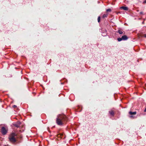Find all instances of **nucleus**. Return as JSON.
Returning <instances> with one entry per match:
<instances>
[{
  "instance_id": "obj_1",
  "label": "nucleus",
  "mask_w": 146,
  "mask_h": 146,
  "mask_svg": "<svg viewBox=\"0 0 146 146\" xmlns=\"http://www.w3.org/2000/svg\"><path fill=\"white\" fill-rule=\"evenodd\" d=\"M67 120V118L64 115H59L57 116L56 119L57 124L60 125L64 124Z\"/></svg>"
},
{
  "instance_id": "obj_2",
  "label": "nucleus",
  "mask_w": 146,
  "mask_h": 146,
  "mask_svg": "<svg viewBox=\"0 0 146 146\" xmlns=\"http://www.w3.org/2000/svg\"><path fill=\"white\" fill-rule=\"evenodd\" d=\"M16 134L14 133H12L9 135V139L10 141L12 142H15L16 141L15 137L16 136Z\"/></svg>"
},
{
  "instance_id": "obj_3",
  "label": "nucleus",
  "mask_w": 146,
  "mask_h": 146,
  "mask_svg": "<svg viewBox=\"0 0 146 146\" xmlns=\"http://www.w3.org/2000/svg\"><path fill=\"white\" fill-rule=\"evenodd\" d=\"M128 39L126 35L122 36L121 38H117V40L119 42L122 40H126Z\"/></svg>"
},
{
  "instance_id": "obj_4",
  "label": "nucleus",
  "mask_w": 146,
  "mask_h": 146,
  "mask_svg": "<svg viewBox=\"0 0 146 146\" xmlns=\"http://www.w3.org/2000/svg\"><path fill=\"white\" fill-rule=\"evenodd\" d=\"M136 113L137 112L136 111H134L133 112L131 111H129V115H131V116H129V117L132 119L136 118V117L134 116L133 115H135L136 114Z\"/></svg>"
},
{
  "instance_id": "obj_5",
  "label": "nucleus",
  "mask_w": 146,
  "mask_h": 146,
  "mask_svg": "<svg viewBox=\"0 0 146 146\" xmlns=\"http://www.w3.org/2000/svg\"><path fill=\"white\" fill-rule=\"evenodd\" d=\"M1 131L3 135H5L7 133V130L6 128L4 127H2Z\"/></svg>"
},
{
  "instance_id": "obj_6",
  "label": "nucleus",
  "mask_w": 146,
  "mask_h": 146,
  "mask_svg": "<svg viewBox=\"0 0 146 146\" xmlns=\"http://www.w3.org/2000/svg\"><path fill=\"white\" fill-rule=\"evenodd\" d=\"M20 124V122L18 121L16 123L14 124V125L15 126L19 127Z\"/></svg>"
},
{
  "instance_id": "obj_7",
  "label": "nucleus",
  "mask_w": 146,
  "mask_h": 146,
  "mask_svg": "<svg viewBox=\"0 0 146 146\" xmlns=\"http://www.w3.org/2000/svg\"><path fill=\"white\" fill-rule=\"evenodd\" d=\"M120 9H121L124 10H128V8L127 7L124 6H122L120 8Z\"/></svg>"
},
{
  "instance_id": "obj_8",
  "label": "nucleus",
  "mask_w": 146,
  "mask_h": 146,
  "mask_svg": "<svg viewBox=\"0 0 146 146\" xmlns=\"http://www.w3.org/2000/svg\"><path fill=\"white\" fill-rule=\"evenodd\" d=\"M109 113H110V114L112 116H113L114 115V112L112 110H111L110 111H109Z\"/></svg>"
},
{
  "instance_id": "obj_9",
  "label": "nucleus",
  "mask_w": 146,
  "mask_h": 146,
  "mask_svg": "<svg viewBox=\"0 0 146 146\" xmlns=\"http://www.w3.org/2000/svg\"><path fill=\"white\" fill-rule=\"evenodd\" d=\"M117 32H118L119 34H121L123 33V32H122V31L120 30H118Z\"/></svg>"
},
{
  "instance_id": "obj_10",
  "label": "nucleus",
  "mask_w": 146,
  "mask_h": 146,
  "mask_svg": "<svg viewBox=\"0 0 146 146\" xmlns=\"http://www.w3.org/2000/svg\"><path fill=\"white\" fill-rule=\"evenodd\" d=\"M108 15V14H104L103 15V17L104 18L106 17Z\"/></svg>"
},
{
  "instance_id": "obj_11",
  "label": "nucleus",
  "mask_w": 146,
  "mask_h": 146,
  "mask_svg": "<svg viewBox=\"0 0 146 146\" xmlns=\"http://www.w3.org/2000/svg\"><path fill=\"white\" fill-rule=\"evenodd\" d=\"M62 135H63L62 134H59L57 135V137H62Z\"/></svg>"
},
{
  "instance_id": "obj_12",
  "label": "nucleus",
  "mask_w": 146,
  "mask_h": 146,
  "mask_svg": "<svg viewBox=\"0 0 146 146\" xmlns=\"http://www.w3.org/2000/svg\"><path fill=\"white\" fill-rule=\"evenodd\" d=\"M106 11L107 12H110L111 11V9H108L106 10Z\"/></svg>"
},
{
  "instance_id": "obj_13",
  "label": "nucleus",
  "mask_w": 146,
  "mask_h": 146,
  "mask_svg": "<svg viewBox=\"0 0 146 146\" xmlns=\"http://www.w3.org/2000/svg\"><path fill=\"white\" fill-rule=\"evenodd\" d=\"M100 17H98V22L99 23L100 22Z\"/></svg>"
},
{
  "instance_id": "obj_14",
  "label": "nucleus",
  "mask_w": 146,
  "mask_h": 146,
  "mask_svg": "<svg viewBox=\"0 0 146 146\" xmlns=\"http://www.w3.org/2000/svg\"><path fill=\"white\" fill-rule=\"evenodd\" d=\"M142 37H144L146 38V34H144L142 36Z\"/></svg>"
},
{
  "instance_id": "obj_15",
  "label": "nucleus",
  "mask_w": 146,
  "mask_h": 146,
  "mask_svg": "<svg viewBox=\"0 0 146 146\" xmlns=\"http://www.w3.org/2000/svg\"><path fill=\"white\" fill-rule=\"evenodd\" d=\"M143 3H146V0H145V1H144L143 2Z\"/></svg>"
},
{
  "instance_id": "obj_16",
  "label": "nucleus",
  "mask_w": 146,
  "mask_h": 146,
  "mask_svg": "<svg viewBox=\"0 0 146 146\" xmlns=\"http://www.w3.org/2000/svg\"><path fill=\"white\" fill-rule=\"evenodd\" d=\"M140 14H143V12H141L140 13Z\"/></svg>"
},
{
  "instance_id": "obj_17",
  "label": "nucleus",
  "mask_w": 146,
  "mask_h": 146,
  "mask_svg": "<svg viewBox=\"0 0 146 146\" xmlns=\"http://www.w3.org/2000/svg\"><path fill=\"white\" fill-rule=\"evenodd\" d=\"M144 111V112H146V108L145 109Z\"/></svg>"
},
{
  "instance_id": "obj_18",
  "label": "nucleus",
  "mask_w": 146,
  "mask_h": 146,
  "mask_svg": "<svg viewBox=\"0 0 146 146\" xmlns=\"http://www.w3.org/2000/svg\"><path fill=\"white\" fill-rule=\"evenodd\" d=\"M17 107V106H15V105L14 106H13V107L14 108H15V107Z\"/></svg>"
}]
</instances>
